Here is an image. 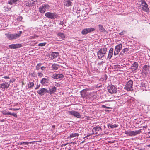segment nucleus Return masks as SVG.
<instances>
[{
    "label": "nucleus",
    "instance_id": "f257e3e1",
    "mask_svg": "<svg viewBox=\"0 0 150 150\" xmlns=\"http://www.w3.org/2000/svg\"><path fill=\"white\" fill-rule=\"evenodd\" d=\"M107 51L106 48H103L100 49L97 52V55L98 59H101L104 57L105 58H106L105 57L106 52Z\"/></svg>",
    "mask_w": 150,
    "mask_h": 150
},
{
    "label": "nucleus",
    "instance_id": "f03ea898",
    "mask_svg": "<svg viewBox=\"0 0 150 150\" xmlns=\"http://www.w3.org/2000/svg\"><path fill=\"white\" fill-rule=\"evenodd\" d=\"M5 35L7 38L10 40L16 39L20 37V35H18L17 33L5 34Z\"/></svg>",
    "mask_w": 150,
    "mask_h": 150
},
{
    "label": "nucleus",
    "instance_id": "7ed1b4c3",
    "mask_svg": "<svg viewBox=\"0 0 150 150\" xmlns=\"http://www.w3.org/2000/svg\"><path fill=\"white\" fill-rule=\"evenodd\" d=\"M140 130H138L135 131H126L125 134H127L128 135L130 136H135L137 134H139L140 133Z\"/></svg>",
    "mask_w": 150,
    "mask_h": 150
},
{
    "label": "nucleus",
    "instance_id": "20e7f679",
    "mask_svg": "<svg viewBox=\"0 0 150 150\" xmlns=\"http://www.w3.org/2000/svg\"><path fill=\"white\" fill-rule=\"evenodd\" d=\"M50 6L48 4H43L39 9V11L41 13H44L46 11V9H49Z\"/></svg>",
    "mask_w": 150,
    "mask_h": 150
},
{
    "label": "nucleus",
    "instance_id": "39448f33",
    "mask_svg": "<svg viewBox=\"0 0 150 150\" xmlns=\"http://www.w3.org/2000/svg\"><path fill=\"white\" fill-rule=\"evenodd\" d=\"M133 84L132 81L129 80L127 83V84L124 87V89L127 91H132L133 90L132 89Z\"/></svg>",
    "mask_w": 150,
    "mask_h": 150
},
{
    "label": "nucleus",
    "instance_id": "423d86ee",
    "mask_svg": "<svg viewBox=\"0 0 150 150\" xmlns=\"http://www.w3.org/2000/svg\"><path fill=\"white\" fill-rule=\"evenodd\" d=\"M141 4L142 9L145 12H148L149 11L148 5L144 0H141Z\"/></svg>",
    "mask_w": 150,
    "mask_h": 150
},
{
    "label": "nucleus",
    "instance_id": "0eeeda50",
    "mask_svg": "<svg viewBox=\"0 0 150 150\" xmlns=\"http://www.w3.org/2000/svg\"><path fill=\"white\" fill-rule=\"evenodd\" d=\"M68 113L70 115H73L78 118H81V116L80 114L78 112L74 110L69 111Z\"/></svg>",
    "mask_w": 150,
    "mask_h": 150
},
{
    "label": "nucleus",
    "instance_id": "6e6552de",
    "mask_svg": "<svg viewBox=\"0 0 150 150\" xmlns=\"http://www.w3.org/2000/svg\"><path fill=\"white\" fill-rule=\"evenodd\" d=\"M45 15L47 17L51 19L57 18L58 16L56 13L50 12L46 13H45Z\"/></svg>",
    "mask_w": 150,
    "mask_h": 150
},
{
    "label": "nucleus",
    "instance_id": "1a4fd4ad",
    "mask_svg": "<svg viewBox=\"0 0 150 150\" xmlns=\"http://www.w3.org/2000/svg\"><path fill=\"white\" fill-rule=\"evenodd\" d=\"M122 45L121 44H119L115 47V48L114 53V55L116 56L117 55L120 50L122 49Z\"/></svg>",
    "mask_w": 150,
    "mask_h": 150
},
{
    "label": "nucleus",
    "instance_id": "9d476101",
    "mask_svg": "<svg viewBox=\"0 0 150 150\" xmlns=\"http://www.w3.org/2000/svg\"><path fill=\"white\" fill-rule=\"evenodd\" d=\"M95 30V29L93 28H86L83 30L81 33L83 35H86L89 33L94 31Z\"/></svg>",
    "mask_w": 150,
    "mask_h": 150
},
{
    "label": "nucleus",
    "instance_id": "9b49d317",
    "mask_svg": "<svg viewBox=\"0 0 150 150\" xmlns=\"http://www.w3.org/2000/svg\"><path fill=\"white\" fill-rule=\"evenodd\" d=\"M36 0H29L25 2V5L26 6L29 7L34 5L35 3Z\"/></svg>",
    "mask_w": 150,
    "mask_h": 150
},
{
    "label": "nucleus",
    "instance_id": "f8f14e48",
    "mask_svg": "<svg viewBox=\"0 0 150 150\" xmlns=\"http://www.w3.org/2000/svg\"><path fill=\"white\" fill-rule=\"evenodd\" d=\"M108 91L111 93H114L116 92L117 89L113 86H111L108 88Z\"/></svg>",
    "mask_w": 150,
    "mask_h": 150
},
{
    "label": "nucleus",
    "instance_id": "ddd939ff",
    "mask_svg": "<svg viewBox=\"0 0 150 150\" xmlns=\"http://www.w3.org/2000/svg\"><path fill=\"white\" fill-rule=\"evenodd\" d=\"M64 76V75L62 74L55 73L52 75V78L54 79H62Z\"/></svg>",
    "mask_w": 150,
    "mask_h": 150
},
{
    "label": "nucleus",
    "instance_id": "4468645a",
    "mask_svg": "<svg viewBox=\"0 0 150 150\" xmlns=\"http://www.w3.org/2000/svg\"><path fill=\"white\" fill-rule=\"evenodd\" d=\"M47 93V89L45 88H41L37 91V93L41 96H43Z\"/></svg>",
    "mask_w": 150,
    "mask_h": 150
},
{
    "label": "nucleus",
    "instance_id": "2eb2a0df",
    "mask_svg": "<svg viewBox=\"0 0 150 150\" xmlns=\"http://www.w3.org/2000/svg\"><path fill=\"white\" fill-rule=\"evenodd\" d=\"M21 47L22 45L21 44H13L9 46V48L11 49L18 48Z\"/></svg>",
    "mask_w": 150,
    "mask_h": 150
},
{
    "label": "nucleus",
    "instance_id": "dca6fc26",
    "mask_svg": "<svg viewBox=\"0 0 150 150\" xmlns=\"http://www.w3.org/2000/svg\"><path fill=\"white\" fill-rule=\"evenodd\" d=\"M149 66L147 65H145L142 71L143 73L146 75L147 74L149 71Z\"/></svg>",
    "mask_w": 150,
    "mask_h": 150
},
{
    "label": "nucleus",
    "instance_id": "f3484780",
    "mask_svg": "<svg viewBox=\"0 0 150 150\" xmlns=\"http://www.w3.org/2000/svg\"><path fill=\"white\" fill-rule=\"evenodd\" d=\"M64 5L66 7H69L72 5L71 0H63Z\"/></svg>",
    "mask_w": 150,
    "mask_h": 150
},
{
    "label": "nucleus",
    "instance_id": "a211bd4d",
    "mask_svg": "<svg viewBox=\"0 0 150 150\" xmlns=\"http://www.w3.org/2000/svg\"><path fill=\"white\" fill-rule=\"evenodd\" d=\"M49 81V79L47 78H44L42 79L40 83L42 85L45 86L48 83Z\"/></svg>",
    "mask_w": 150,
    "mask_h": 150
},
{
    "label": "nucleus",
    "instance_id": "6ab92c4d",
    "mask_svg": "<svg viewBox=\"0 0 150 150\" xmlns=\"http://www.w3.org/2000/svg\"><path fill=\"white\" fill-rule=\"evenodd\" d=\"M10 85L9 83L6 82L0 84V88L2 89L7 88Z\"/></svg>",
    "mask_w": 150,
    "mask_h": 150
},
{
    "label": "nucleus",
    "instance_id": "aec40b11",
    "mask_svg": "<svg viewBox=\"0 0 150 150\" xmlns=\"http://www.w3.org/2000/svg\"><path fill=\"white\" fill-rule=\"evenodd\" d=\"M138 64L137 62H134V63L132 64L131 67V69L132 71H134L136 70L138 67Z\"/></svg>",
    "mask_w": 150,
    "mask_h": 150
},
{
    "label": "nucleus",
    "instance_id": "412c9836",
    "mask_svg": "<svg viewBox=\"0 0 150 150\" xmlns=\"http://www.w3.org/2000/svg\"><path fill=\"white\" fill-rule=\"evenodd\" d=\"M50 55L51 58L54 59L57 57L59 55V53L58 52H51L50 53Z\"/></svg>",
    "mask_w": 150,
    "mask_h": 150
},
{
    "label": "nucleus",
    "instance_id": "4be33fe9",
    "mask_svg": "<svg viewBox=\"0 0 150 150\" xmlns=\"http://www.w3.org/2000/svg\"><path fill=\"white\" fill-rule=\"evenodd\" d=\"M56 91V88L54 86H53L49 90H47V93L51 95Z\"/></svg>",
    "mask_w": 150,
    "mask_h": 150
},
{
    "label": "nucleus",
    "instance_id": "5701e85b",
    "mask_svg": "<svg viewBox=\"0 0 150 150\" xmlns=\"http://www.w3.org/2000/svg\"><path fill=\"white\" fill-rule=\"evenodd\" d=\"M113 49L112 48H111L109 50L108 55L106 59H111L113 55Z\"/></svg>",
    "mask_w": 150,
    "mask_h": 150
},
{
    "label": "nucleus",
    "instance_id": "b1692460",
    "mask_svg": "<svg viewBox=\"0 0 150 150\" xmlns=\"http://www.w3.org/2000/svg\"><path fill=\"white\" fill-rule=\"evenodd\" d=\"M99 27V31H100L101 32L103 33H108V32L106 31L103 26L101 25H98Z\"/></svg>",
    "mask_w": 150,
    "mask_h": 150
},
{
    "label": "nucleus",
    "instance_id": "393cba45",
    "mask_svg": "<svg viewBox=\"0 0 150 150\" xmlns=\"http://www.w3.org/2000/svg\"><path fill=\"white\" fill-rule=\"evenodd\" d=\"M102 129L100 127L96 126L94 127L92 129L93 132L99 131L100 130L102 131Z\"/></svg>",
    "mask_w": 150,
    "mask_h": 150
},
{
    "label": "nucleus",
    "instance_id": "a878e982",
    "mask_svg": "<svg viewBox=\"0 0 150 150\" xmlns=\"http://www.w3.org/2000/svg\"><path fill=\"white\" fill-rule=\"evenodd\" d=\"M57 35L58 36L61 37L62 39L64 40L65 35L64 33L60 32L58 33Z\"/></svg>",
    "mask_w": 150,
    "mask_h": 150
},
{
    "label": "nucleus",
    "instance_id": "bb28decb",
    "mask_svg": "<svg viewBox=\"0 0 150 150\" xmlns=\"http://www.w3.org/2000/svg\"><path fill=\"white\" fill-rule=\"evenodd\" d=\"M58 65L56 64H54L52 66V69L53 70H56L58 69Z\"/></svg>",
    "mask_w": 150,
    "mask_h": 150
},
{
    "label": "nucleus",
    "instance_id": "cd10ccee",
    "mask_svg": "<svg viewBox=\"0 0 150 150\" xmlns=\"http://www.w3.org/2000/svg\"><path fill=\"white\" fill-rule=\"evenodd\" d=\"M79 135V134L77 133H72L69 136V137H68L71 138L75 137H78Z\"/></svg>",
    "mask_w": 150,
    "mask_h": 150
},
{
    "label": "nucleus",
    "instance_id": "c85d7f7f",
    "mask_svg": "<svg viewBox=\"0 0 150 150\" xmlns=\"http://www.w3.org/2000/svg\"><path fill=\"white\" fill-rule=\"evenodd\" d=\"M4 115H9L10 112L6 110H4L1 111Z\"/></svg>",
    "mask_w": 150,
    "mask_h": 150
},
{
    "label": "nucleus",
    "instance_id": "c756f323",
    "mask_svg": "<svg viewBox=\"0 0 150 150\" xmlns=\"http://www.w3.org/2000/svg\"><path fill=\"white\" fill-rule=\"evenodd\" d=\"M118 125H117L114 124L112 125H111L110 124H109L108 125V127H110L111 128H116L117 127Z\"/></svg>",
    "mask_w": 150,
    "mask_h": 150
},
{
    "label": "nucleus",
    "instance_id": "7c9ffc66",
    "mask_svg": "<svg viewBox=\"0 0 150 150\" xmlns=\"http://www.w3.org/2000/svg\"><path fill=\"white\" fill-rule=\"evenodd\" d=\"M128 49L127 48H125L122 50V51L121 52L120 54H122V52L124 53L125 54H126L127 53V52L128 51Z\"/></svg>",
    "mask_w": 150,
    "mask_h": 150
},
{
    "label": "nucleus",
    "instance_id": "2f4dec72",
    "mask_svg": "<svg viewBox=\"0 0 150 150\" xmlns=\"http://www.w3.org/2000/svg\"><path fill=\"white\" fill-rule=\"evenodd\" d=\"M4 10L6 11H9L11 10V8L9 7L8 6L4 7Z\"/></svg>",
    "mask_w": 150,
    "mask_h": 150
},
{
    "label": "nucleus",
    "instance_id": "473e14b6",
    "mask_svg": "<svg viewBox=\"0 0 150 150\" xmlns=\"http://www.w3.org/2000/svg\"><path fill=\"white\" fill-rule=\"evenodd\" d=\"M42 63H38V64L36 67V68L37 70H38L40 69V68H41V66L42 65Z\"/></svg>",
    "mask_w": 150,
    "mask_h": 150
},
{
    "label": "nucleus",
    "instance_id": "72a5a7b5",
    "mask_svg": "<svg viewBox=\"0 0 150 150\" xmlns=\"http://www.w3.org/2000/svg\"><path fill=\"white\" fill-rule=\"evenodd\" d=\"M81 96L82 97H84L85 96V93L84 91V90H83L81 91L80 92Z\"/></svg>",
    "mask_w": 150,
    "mask_h": 150
},
{
    "label": "nucleus",
    "instance_id": "f704fd0d",
    "mask_svg": "<svg viewBox=\"0 0 150 150\" xmlns=\"http://www.w3.org/2000/svg\"><path fill=\"white\" fill-rule=\"evenodd\" d=\"M23 17L21 16H18L17 18V20L18 21H21L23 19Z\"/></svg>",
    "mask_w": 150,
    "mask_h": 150
},
{
    "label": "nucleus",
    "instance_id": "c9c22d12",
    "mask_svg": "<svg viewBox=\"0 0 150 150\" xmlns=\"http://www.w3.org/2000/svg\"><path fill=\"white\" fill-rule=\"evenodd\" d=\"M34 84L33 82H30L29 83V85L28 86V87L32 88L34 86Z\"/></svg>",
    "mask_w": 150,
    "mask_h": 150
},
{
    "label": "nucleus",
    "instance_id": "e433bc0d",
    "mask_svg": "<svg viewBox=\"0 0 150 150\" xmlns=\"http://www.w3.org/2000/svg\"><path fill=\"white\" fill-rule=\"evenodd\" d=\"M45 42L40 43L38 44V46H45L46 44Z\"/></svg>",
    "mask_w": 150,
    "mask_h": 150
},
{
    "label": "nucleus",
    "instance_id": "4c0bfd02",
    "mask_svg": "<svg viewBox=\"0 0 150 150\" xmlns=\"http://www.w3.org/2000/svg\"><path fill=\"white\" fill-rule=\"evenodd\" d=\"M9 115H12L15 117H17V115L15 113H11L10 112Z\"/></svg>",
    "mask_w": 150,
    "mask_h": 150
},
{
    "label": "nucleus",
    "instance_id": "58836bf2",
    "mask_svg": "<svg viewBox=\"0 0 150 150\" xmlns=\"http://www.w3.org/2000/svg\"><path fill=\"white\" fill-rule=\"evenodd\" d=\"M104 63L103 61L100 62H99L98 64V65L99 66H100L103 64V63Z\"/></svg>",
    "mask_w": 150,
    "mask_h": 150
},
{
    "label": "nucleus",
    "instance_id": "ea45409f",
    "mask_svg": "<svg viewBox=\"0 0 150 150\" xmlns=\"http://www.w3.org/2000/svg\"><path fill=\"white\" fill-rule=\"evenodd\" d=\"M38 76L40 77H42L43 76V74L41 72H39L38 73Z\"/></svg>",
    "mask_w": 150,
    "mask_h": 150
},
{
    "label": "nucleus",
    "instance_id": "a19ab883",
    "mask_svg": "<svg viewBox=\"0 0 150 150\" xmlns=\"http://www.w3.org/2000/svg\"><path fill=\"white\" fill-rule=\"evenodd\" d=\"M31 142H23V144H25L28 145L29 143L30 144H31Z\"/></svg>",
    "mask_w": 150,
    "mask_h": 150
},
{
    "label": "nucleus",
    "instance_id": "79ce46f5",
    "mask_svg": "<svg viewBox=\"0 0 150 150\" xmlns=\"http://www.w3.org/2000/svg\"><path fill=\"white\" fill-rule=\"evenodd\" d=\"M46 67L44 66L41 67V69L42 71H45V70Z\"/></svg>",
    "mask_w": 150,
    "mask_h": 150
},
{
    "label": "nucleus",
    "instance_id": "37998d69",
    "mask_svg": "<svg viewBox=\"0 0 150 150\" xmlns=\"http://www.w3.org/2000/svg\"><path fill=\"white\" fill-rule=\"evenodd\" d=\"M8 3L10 5H12L13 3V2L12 1V0H10L8 2Z\"/></svg>",
    "mask_w": 150,
    "mask_h": 150
},
{
    "label": "nucleus",
    "instance_id": "c03bdc74",
    "mask_svg": "<svg viewBox=\"0 0 150 150\" xmlns=\"http://www.w3.org/2000/svg\"><path fill=\"white\" fill-rule=\"evenodd\" d=\"M21 0H12V1L13 2V3L15 4L18 1H21Z\"/></svg>",
    "mask_w": 150,
    "mask_h": 150
},
{
    "label": "nucleus",
    "instance_id": "a18cd8bd",
    "mask_svg": "<svg viewBox=\"0 0 150 150\" xmlns=\"http://www.w3.org/2000/svg\"><path fill=\"white\" fill-rule=\"evenodd\" d=\"M20 108H12L11 109V110H13V111H16L19 110Z\"/></svg>",
    "mask_w": 150,
    "mask_h": 150
},
{
    "label": "nucleus",
    "instance_id": "49530a36",
    "mask_svg": "<svg viewBox=\"0 0 150 150\" xmlns=\"http://www.w3.org/2000/svg\"><path fill=\"white\" fill-rule=\"evenodd\" d=\"M102 106V107L104 108H108V109L110 108H109V107H107L105 105H103Z\"/></svg>",
    "mask_w": 150,
    "mask_h": 150
},
{
    "label": "nucleus",
    "instance_id": "de8ad7c7",
    "mask_svg": "<svg viewBox=\"0 0 150 150\" xmlns=\"http://www.w3.org/2000/svg\"><path fill=\"white\" fill-rule=\"evenodd\" d=\"M124 31H123L122 32H120V33H119V35H124ZM124 32H125L124 31Z\"/></svg>",
    "mask_w": 150,
    "mask_h": 150
},
{
    "label": "nucleus",
    "instance_id": "09e8293b",
    "mask_svg": "<svg viewBox=\"0 0 150 150\" xmlns=\"http://www.w3.org/2000/svg\"><path fill=\"white\" fill-rule=\"evenodd\" d=\"M4 78L6 79H9V77L8 76H5L4 77Z\"/></svg>",
    "mask_w": 150,
    "mask_h": 150
},
{
    "label": "nucleus",
    "instance_id": "8fccbe9b",
    "mask_svg": "<svg viewBox=\"0 0 150 150\" xmlns=\"http://www.w3.org/2000/svg\"><path fill=\"white\" fill-rule=\"evenodd\" d=\"M64 24V22L63 21H60V22L59 24L60 25H62Z\"/></svg>",
    "mask_w": 150,
    "mask_h": 150
},
{
    "label": "nucleus",
    "instance_id": "3c124183",
    "mask_svg": "<svg viewBox=\"0 0 150 150\" xmlns=\"http://www.w3.org/2000/svg\"><path fill=\"white\" fill-rule=\"evenodd\" d=\"M40 85L39 86L37 85V87H36V88H35V89H38V88H39V87H40Z\"/></svg>",
    "mask_w": 150,
    "mask_h": 150
},
{
    "label": "nucleus",
    "instance_id": "603ef678",
    "mask_svg": "<svg viewBox=\"0 0 150 150\" xmlns=\"http://www.w3.org/2000/svg\"><path fill=\"white\" fill-rule=\"evenodd\" d=\"M68 144V143H66V144H62V145L61 146H66V145H67Z\"/></svg>",
    "mask_w": 150,
    "mask_h": 150
},
{
    "label": "nucleus",
    "instance_id": "864d4df0",
    "mask_svg": "<svg viewBox=\"0 0 150 150\" xmlns=\"http://www.w3.org/2000/svg\"><path fill=\"white\" fill-rule=\"evenodd\" d=\"M22 33V31H19V34H17L18 35H20V37L21 35V34Z\"/></svg>",
    "mask_w": 150,
    "mask_h": 150
},
{
    "label": "nucleus",
    "instance_id": "5fc2aeb1",
    "mask_svg": "<svg viewBox=\"0 0 150 150\" xmlns=\"http://www.w3.org/2000/svg\"><path fill=\"white\" fill-rule=\"evenodd\" d=\"M23 144V142H21L20 143V144L21 145H22Z\"/></svg>",
    "mask_w": 150,
    "mask_h": 150
},
{
    "label": "nucleus",
    "instance_id": "6e6d98bb",
    "mask_svg": "<svg viewBox=\"0 0 150 150\" xmlns=\"http://www.w3.org/2000/svg\"><path fill=\"white\" fill-rule=\"evenodd\" d=\"M52 127H53V128H54V127H55V125H52Z\"/></svg>",
    "mask_w": 150,
    "mask_h": 150
},
{
    "label": "nucleus",
    "instance_id": "4d7b16f0",
    "mask_svg": "<svg viewBox=\"0 0 150 150\" xmlns=\"http://www.w3.org/2000/svg\"><path fill=\"white\" fill-rule=\"evenodd\" d=\"M1 121L2 122H3L4 121V119H3L2 120H1Z\"/></svg>",
    "mask_w": 150,
    "mask_h": 150
},
{
    "label": "nucleus",
    "instance_id": "13d9d810",
    "mask_svg": "<svg viewBox=\"0 0 150 150\" xmlns=\"http://www.w3.org/2000/svg\"><path fill=\"white\" fill-rule=\"evenodd\" d=\"M147 146H148V147H150V144L148 145H147Z\"/></svg>",
    "mask_w": 150,
    "mask_h": 150
},
{
    "label": "nucleus",
    "instance_id": "bf43d9fd",
    "mask_svg": "<svg viewBox=\"0 0 150 150\" xmlns=\"http://www.w3.org/2000/svg\"><path fill=\"white\" fill-rule=\"evenodd\" d=\"M90 135H87L86 136V137H88V136H90Z\"/></svg>",
    "mask_w": 150,
    "mask_h": 150
},
{
    "label": "nucleus",
    "instance_id": "052dcab7",
    "mask_svg": "<svg viewBox=\"0 0 150 150\" xmlns=\"http://www.w3.org/2000/svg\"><path fill=\"white\" fill-rule=\"evenodd\" d=\"M148 138H150V136H149L148 137Z\"/></svg>",
    "mask_w": 150,
    "mask_h": 150
},
{
    "label": "nucleus",
    "instance_id": "680f3d73",
    "mask_svg": "<svg viewBox=\"0 0 150 150\" xmlns=\"http://www.w3.org/2000/svg\"><path fill=\"white\" fill-rule=\"evenodd\" d=\"M148 134H150V131L148 132Z\"/></svg>",
    "mask_w": 150,
    "mask_h": 150
},
{
    "label": "nucleus",
    "instance_id": "e2e57ef3",
    "mask_svg": "<svg viewBox=\"0 0 150 150\" xmlns=\"http://www.w3.org/2000/svg\"><path fill=\"white\" fill-rule=\"evenodd\" d=\"M84 142V141H82V143H83V142Z\"/></svg>",
    "mask_w": 150,
    "mask_h": 150
},
{
    "label": "nucleus",
    "instance_id": "0e129e2a",
    "mask_svg": "<svg viewBox=\"0 0 150 150\" xmlns=\"http://www.w3.org/2000/svg\"><path fill=\"white\" fill-rule=\"evenodd\" d=\"M109 142V143H110L111 142Z\"/></svg>",
    "mask_w": 150,
    "mask_h": 150
},
{
    "label": "nucleus",
    "instance_id": "69168bd1",
    "mask_svg": "<svg viewBox=\"0 0 150 150\" xmlns=\"http://www.w3.org/2000/svg\"><path fill=\"white\" fill-rule=\"evenodd\" d=\"M11 109H12V108H11V109H10V110H11Z\"/></svg>",
    "mask_w": 150,
    "mask_h": 150
}]
</instances>
